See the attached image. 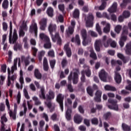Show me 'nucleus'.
Wrapping results in <instances>:
<instances>
[{
  "instance_id": "obj_1",
  "label": "nucleus",
  "mask_w": 131,
  "mask_h": 131,
  "mask_svg": "<svg viewBox=\"0 0 131 131\" xmlns=\"http://www.w3.org/2000/svg\"><path fill=\"white\" fill-rule=\"evenodd\" d=\"M40 92L41 94L39 95V98L46 100L47 101L45 102V105L49 108L51 113H52L55 111V105H52L51 100L55 99V92L52 90H49L48 94H47L46 96V90L43 86L40 87Z\"/></svg>"
},
{
  "instance_id": "obj_2",
  "label": "nucleus",
  "mask_w": 131,
  "mask_h": 131,
  "mask_svg": "<svg viewBox=\"0 0 131 131\" xmlns=\"http://www.w3.org/2000/svg\"><path fill=\"white\" fill-rule=\"evenodd\" d=\"M74 72H71L70 75L68 77V79L69 83L68 85V90H69L70 93H73L74 90L72 85L71 84V81H73V84H77L78 81L79 80V70L78 69H75L74 70Z\"/></svg>"
},
{
  "instance_id": "obj_3",
  "label": "nucleus",
  "mask_w": 131,
  "mask_h": 131,
  "mask_svg": "<svg viewBox=\"0 0 131 131\" xmlns=\"http://www.w3.org/2000/svg\"><path fill=\"white\" fill-rule=\"evenodd\" d=\"M48 30L50 33L52 41H53V42L57 41V45L61 46V45H62V39L59 33H56L57 25L52 24H50L48 27Z\"/></svg>"
},
{
  "instance_id": "obj_4",
  "label": "nucleus",
  "mask_w": 131,
  "mask_h": 131,
  "mask_svg": "<svg viewBox=\"0 0 131 131\" xmlns=\"http://www.w3.org/2000/svg\"><path fill=\"white\" fill-rule=\"evenodd\" d=\"M13 27H12V21L10 22V34H9V42L10 43H15L14 46V51H17V43H16L17 41V30L15 29L13 31V35L12 39V33Z\"/></svg>"
},
{
  "instance_id": "obj_5",
  "label": "nucleus",
  "mask_w": 131,
  "mask_h": 131,
  "mask_svg": "<svg viewBox=\"0 0 131 131\" xmlns=\"http://www.w3.org/2000/svg\"><path fill=\"white\" fill-rule=\"evenodd\" d=\"M128 34V30L126 26H124L123 28V32L119 41V45L121 48L124 46V41H126L127 39V35Z\"/></svg>"
},
{
  "instance_id": "obj_6",
  "label": "nucleus",
  "mask_w": 131,
  "mask_h": 131,
  "mask_svg": "<svg viewBox=\"0 0 131 131\" xmlns=\"http://www.w3.org/2000/svg\"><path fill=\"white\" fill-rule=\"evenodd\" d=\"M15 70H17V58L14 59V64L11 67V70L10 69V68H8L7 69V71L8 73V81H7L8 86H10V85H11V77H10V75H11V73L13 74Z\"/></svg>"
},
{
  "instance_id": "obj_7",
  "label": "nucleus",
  "mask_w": 131,
  "mask_h": 131,
  "mask_svg": "<svg viewBox=\"0 0 131 131\" xmlns=\"http://www.w3.org/2000/svg\"><path fill=\"white\" fill-rule=\"evenodd\" d=\"M39 38L41 40H43V41L45 42L44 44V48L45 49H51V48H52V43L51 42L49 36H47L45 33H40Z\"/></svg>"
},
{
  "instance_id": "obj_8",
  "label": "nucleus",
  "mask_w": 131,
  "mask_h": 131,
  "mask_svg": "<svg viewBox=\"0 0 131 131\" xmlns=\"http://www.w3.org/2000/svg\"><path fill=\"white\" fill-rule=\"evenodd\" d=\"M6 105L8 108V110H9L8 113L9 114L10 117L12 118L14 120H16V108H17V104H14V110L13 112L11 109H10V102H9V99H6Z\"/></svg>"
},
{
  "instance_id": "obj_9",
  "label": "nucleus",
  "mask_w": 131,
  "mask_h": 131,
  "mask_svg": "<svg viewBox=\"0 0 131 131\" xmlns=\"http://www.w3.org/2000/svg\"><path fill=\"white\" fill-rule=\"evenodd\" d=\"M102 43H103V46L105 48H108L109 45H111V47L112 48H116V43L115 41H112V39H108L107 40V36H104L102 40Z\"/></svg>"
},
{
  "instance_id": "obj_10",
  "label": "nucleus",
  "mask_w": 131,
  "mask_h": 131,
  "mask_svg": "<svg viewBox=\"0 0 131 131\" xmlns=\"http://www.w3.org/2000/svg\"><path fill=\"white\" fill-rule=\"evenodd\" d=\"M81 35L83 38V45L86 46L89 45V42L92 41V39L91 38H88V32L86 30L83 29L81 30Z\"/></svg>"
},
{
  "instance_id": "obj_11",
  "label": "nucleus",
  "mask_w": 131,
  "mask_h": 131,
  "mask_svg": "<svg viewBox=\"0 0 131 131\" xmlns=\"http://www.w3.org/2000/svg\"><path fill=\"white\" fill-rule=\"evenodd\" d=\"M27 21L23 20L22 25L19 27V37H24L25 35V32L27 31Z\"/></svg>"
},
{
  "instance_id": "obj_12",
  "label": "nucleus",
  "mask_w": 131,
  "mask_h": 131,
  "mask_svg": "<svg viewBox=\"0 0 131 131\" xmlns=\"http://www.w3.org/2000/svg\"><path fill=\"white\" fill-rule=\"evenodd\" d=\"M108 103L112 104L111 105H108V107L111 110H114L115 111H118L119 108L118 107V104H117V100H114L112 98H109L108 100Z\"/></svg>"
},
{
  "instance_id": "obj_13",
  "label": "nucleus",
  "mask_w": 131,
  "mask_h": 131,
  "mask_svg": "<svg viewBox=\"0 0 131 131\" xmlns=\"http://www.w3.org/2000/svg\"><path fill=\"white\" fill-rule=\"evenodd\" d=\"M95 20V16L93 13H89L86 21V27H93L94 26V20Z\"/></svg>"
},
{
  "instance_id": "obj_14",
  "label": "nucleus",
  "mask_w": 131,
  "mask_h": 131,
  "mask_svg": "<svg viewBox=\"0 0 131 131\" xmlns=\"http://www.w3.org/2000/svg\"><path fill=\"white\" fill-rule=\"evenodd\" d=\"M64 100V96L62 94H59L57 96L56 101L59 104V106L60 107V109L63 112V110L64 109V106L63 105V101Z\"/></svg>"
},
{
  "instance_id": "obj_15",
  "label": "nucleus",
  "mask_w": 131,
  "mask_h": 131,
  "mask_svg": "<svg viewBox=\"0 0 131 131\" xmlns=\"http://www.w3.org/2000/svg\"><path fill=\"white\" fill-rule=\"evenodd\" d=\"M64 50L66 53L67 56L68 58H70L72 56V51L71 48L69 47V45L66 44L64 46Z\"/></svg>"
},
{
  "instance_id": "obj_16",
  "label": "nucleus",
  "mask_w": 131,
  "mask_h": 131,
  "mask_svg": "<svg viewBox=\"0 0 131 131\" xmlns=\"http://www.w3.org/2000/svg\"><path fill=\"white\" fill-rule=\"evenodd\" d=\"M47 21L46 18H42L39 21L40 29L41 30H46V27H47Z\"/></svg>"
},
{
  "instance_id": "obj_17",
  "label": "nucleus",
  "mask_w": 131,
  "mask_h": 131,
  "mask_svg": "<svg viewBox=\"0 0 131 131\" xmlns=\"http://www.w3.org/2000/svg\"><path fill=\"white\" fill-rule=\"evenodd\" d=\"M30 32L32 33L34 32L35 35H37V24L35 23H34L30 27Z\"/></svg>"
},
{
  "instance_id": "obj_18",
  "label": "nucleus",
  "mask_w": 131,
  "mask_h": 131,
  "mask_svg": "<svg viewBox=\"0 0 131 131\" xmlns=\"http://www.w3.org/2000/svg\"><path fill=\"white\" fill-rule=\"evenodd\" d=\"M74 121L77 124H80L82 122V117L80 115H75L74 117Z\"/></svg>"
},
{
  "instance_id": "obj_19",
  "label": "nucleus",
  "mask_w": 131,
  "mask_h": 131,
  "mask_svg": "<svg viewBox=\"0 0 131 131\" xmlns=\"http://www.w3.org/2000/svg\"><path fill=\"white\" fill-rule=\"evenodd\" d=\"M99 78L102 81H106L107 79V74L104 70H102L99 74Z\"/></svg>"
},
{
  "instance_id": "obj_20",
  "label": "nucleus",
  "mask_w": 131,
  "mask_h": 131,
  "mask_svg": "<svg viewBox=\"0 0 131 131\" xmlns=\"http://www.w3.org/2000/svg\"><path fill=\"white\" fill-rule=\"evenodd\" d=\"M102 48H103L102 42L100 40H96L95 45V51H96V52H100Z\"/></svg>"
},
{
  "instance_id": "obj_21",
  "label": "nucleus",
  "mask_w": 131,
  "mask_h": 131,
  "mask_svg": "<svg viewBox=\"0 0 131 131\" xmlns=\"http://www.w3.org/2000/svg\"><path fill=\"white\" fill-rule=\"evenodd\" d=\"M103 15L104 17H105V18H106V19H108V20H110L111 19V20L114 21V22H116V21H117V17L114 14H111V17L109 16L108 14H107V13H103Z\"/></svg>"
},
{
  "instance_id": "obj_22",
  "label": "nucleus",
  "mask_w": 131,
  "mask_h": 131,
  "mask_svg": "<svg viewBox=\"0 0 131 131\" xmlns=\"http://www.w3.org/2000/svg\"><path fill=\"white\" fill-rule=\"evenodd\" d=\"M101 97H102V92L100 90H97L95 93L94 100L95 102H101Z\"/></svg>"
},
{
  "instance_id": "obj_23",
  "label": "nucleus",
  "mask_w": 131,
  "mask_h": 131,
  "mask_svg": "<svg viewBox=\"0 0 131 131\" xmlns=\"http://www.w3.org/2000/svg\"><path fill=\"white\" fill-rule=\"evenodd\" d=\"M105 1H108V0H101L102 4L100 6H96L95 7V9L96 10H98V9L99 10V11H103V10H105V8H106V6L107 5V3Z\"/></svg>"
},
{
  "instance_id": "obj_24",
  "label": "nucleus",
  "mask_w": 131,
  "mask_h": 131,
  "mask_svg": "<svg viewBox=\"0 0 131 131\" xmlns=\"http://www.w3.org/2000/svg\"><path fill=\"white\" fill-rule=\"evenodd\" d=\"M72 42H75V43H77V46H80L81 42H80V38L79 37V35L77 34L75 36V37H73L71 39Z\"/></svg>"
},
{
  "instance_id": "obj_25",
  "label": "nucleus",
  "mask_w": 131,
  "mask_h": 131,
  "mask_svg": "<svg viewBox=\"0 0 131 131\" xmlns=\"http://www.w3.org/2000/svg\"><path fill=\"white\" fill-rule=\"evenodd\" d=\"M117 10V3L114 2L111 8L108 9V12H109V13H115L116 12Z\"/></svg>"
},
{
  "instance_id": "obj_26",
  "label": "nucleus",
  "mask_w": 131,
  "mask_h": 131,
  "mask_svg": "<svg viewBox=\"0 0 131 131\" xmlns=\"http://www.w3.org/2000/svg\"><path fill=\"white\" fill-rule=\"evenodd\" d=\"M19 81L20 83V89L23 88V84H24V78L23 77V71L20 70Z\"/></svg>"
},
{
  "instance_id": "obj_27",
  "label": "nucleus",
  "mask_w": 131,
  "mask_h": 131,
  "mask_svg": "<svg viewBox=\"0 0 131 131\" xmlns=\"http://www.w3.org/2000/svg\"><path fill=\"white\" fill-rule=\"evenodd\" d=\"M83 67L84 68H85V70L84 71H82V72H83L84 74L85 73V75L86 76H88V77H90L91 72V70H90V67H89V66L85 64L83 66Z\"/></svg>"
},
{
  "instance_id": "obj_28",
  "label": "nucleus",
  "mask_w": 131,
  "mask_h": 131,
  "mask_svg": "<svg viewBox=\"0 0 131 131\" xmlns=\"http://www.w3.org/2000/svg\"><path fill=\"white\" fill-rule=\"evenodd\" d=\"M43 68L44 71H49V63H48V59L45 57L43 60Z\"/></svg>"
},
{
  "instance_id": "obj_29",
  "label": "nucleus",
  "mask_w": 131,
  "mask_h": 131,
  "mask_svg": "<svg viewBox=\"0 0 131 131\" xmlns=\"http://www.w3.org/2000/svg\"><path fill=\"white\" fill-rule=\"evenodd\" d=\"M115 80L117 83L119 84L121 82V75L117 72H115Z\"/></svg>"
},
{
  "instance_id": "obj_30",
  "label": "nucleus",
  "mask_w": 131,
  "mask_h": 131,
  "mask_svg": "<svg viewBox=\"0 0 131 131\" xmlns=\"http://www.w3.org/2000/svg\"><path fill=\"white\" fill-rule=\"evenodd\" d=\"M73 32H74V27H69L68 29L66 31V34L67 36H70L73 34Z\"/></svg>"
},
{
  "instance_id": "obj_31",
  "label": "nucleus",
  "mask_w": 131,
  "mask_h": 131,
  "mask_svg": "<svg viewBox=\"0 0 131 131\" xmlns=\"http://www.w3.org/2000/svg\"><path fill=\"white\" fill-rule=\"evenodd\" d=\"M126 49L125 52L126 55L128 56H131V43H128L125 46Z\"/></svg>"
},
{
  "instance_id": "obj_32",
  "label": "nucleus",
  "mask_w": 131,
  "mask_h": 131,
  "mask_svg": "<svg viewBox=\"0 0 131 131\" xmlns=\"http://www.w3.org/2000/svg\"><path fill=\"white\" fill-rule=\"evenodd\" d=\"M72 112V111L71 110V109L68 108L66 114V118L68 121L71 120Z\"/></svg>"
},
{
  "instance_id": "obj_33",
  "label": "nucleus",
  "mask_w": 131,
  "mask_h": 131,
  "mask_svg": "<svg viewBox=\"0 0 131 131\" xmlns=\"http://www.w3.org/2000/svg\"><path fill=\"white\" fill-rule=\"evenodd\" d=\"M34 75L37 79H41V74L40 73V72H39L38 69H35Z\"/></svg>"
},
{
  "instance_id": "obj_34",
  "label": "nucleus",
  "mask_w": 131,
  "mask_h": 131,
  "mask_svg": "<svg viewBox=\"0 0 131 131\" xmlns=\"http://www.w3.org/2000/svg\"><path fill=\"white\" fill-rule=\"evenodd\" d=\"M122 128L124 131H131V126H129L124 123L122 124Z\"/></svg>"
},
{
  "instance_id": "obj_35",
  "label": "nucleus",
  "mask_w": 131,
  "mask_h": 131,
  "mask_svg": "<svg viewBox=\"0 0 131 131\" xmlns=\"http://www.w3.org/2000/svg\"><path fill=\"white\" fill-rule=\"evenodd\" d=\"M104 89L105 91H112V92H115V91H116V88H115V87L110 85H105L104 86Z\"/></svg>"
},
{
  "instance_id": "obj_36",
  "label": "nucleus",
  "mask_w": 131,
  "mask_h": 131,
  "mask_svg": "<svg viewBox=\"0 0 131 131\" xmlns=\"http://www.w3.org/2000/svg\"><path fill=\"white\" fill-rule=\"evenodd\" d=\"M90 57L93 59L94 60H97V54L95 53L93 49H91L90 50Z\"/></svg>"
},
{
  "instance_id": "obj_37",
  "label": "nucleus",
  "mask_w": 131,
  "mask_h": 131,
  "mask_svg": "<svg viewBox=\"0 0 131 131\" xmlns=\"http://www.w3.org/2000/svg\"><path fill=\"white\" fill-rule=\"evenodd\" d=\"M21 61H24L26 67H27V66H28V65L30 64V61H29V57H22Z\"/></svg>"
},
{
  "instance_id": "obj_38",
  "label": "nucleus",
  "mask_w": 131,
  "mask_h": 131,
  "mask_svg": "<svg viewBox=\"0 0 131 131\" xmlns=\"http://www.w3.org/2000/svg\"><path fill=\"white\" fill-rule=\"evenodd\" d=\"M54 9L52 7H49L47 10V13L49 17H53L54 16Z\"/></svg>"
},
{
  "instance_id": "obj_39",
  "label": "nucleus",
  "mask_w": 131,
  "mask_h": 131,
  "mask_svg": "<svg viewBox=\"0 0 131 131\" xmlns=\"http://www.w3.org/2000/svg\"><path fill=\"white\" fill-rule=\"evenodd\" d=\"M61 67L62 68H65L67 65H68V61L67 60V58H64L62 59L61 61Z\"/></svg>"
},
{
  "instance_id": "obj_40",
  "label": "nucleus",
  "mask_w": 131,
  "mask_h": 131,
  "mask_svg": "<svg viewBox=\"0 0 131 131\" xmlns=\"http://www.w3.org/2000/svg\"><path fill=\"white\" fill-rule=\"evenodd\" d=\"M9 7V1L8 0H4L2 3V8L4 9V10H7Z\"/></svg>"
},
{
  "instance_id": "obj_41",
  "label": "nucleus",
  "mask_w": 131,
  "mask_h": 131,
  "mask_svg": "<svg viewBox=\"0 0 131 131\" xmlns=\"http://www.w3.org/2000/svg\"><path fill=\"white\" fill-rule=\"evenodd\" d=\"M79 14H80L79 10L76 9H75L73 13V16L76 19L77 18H79Z\"/></svg>"
},
{
  "instance_id": "obj_42",
  "label": "nucleus",
  "mask_w": 131,
  "mask_h": 131,
  "mask_svg": "<svg viewBox=\"0 0 131 131\" xmlns=\"http://www.w3.org/2000/svg\"><path fill=\"white\" fill-rule=\"evenodd\" d=\"M104 33H109L110 32V24H107L105 27L103 29Z\"/></svg>"
},
{
  "instance_id": "obj_43",
  "label": "nucleus",
  "mask_w": 131,
  "mask_h": 131,
  "mask_svg": "<svg viewBox=\"0 0 131 131\" xmlns=\"http://www.w3.org/2000/svg\"><path fill=\"white\" fill-rule=\"evenodd\" d=\"M87 93L89 95H90L91 97H93L94 96V90L92 89L91 87H88L86 89Z\"/></svg>"
},
{
  "instance_id": "obj_44",
  "label": "nucleus",
  "mask_w": 131,
  "mask_h": 131,
  "mask_svg": "<svg viewBox=\"0 0 131 131\" xmlns=\"http://www.w3.org/2000/svg\"><path fill=\"white\" fill-rule=\"evenodd\" d=\"M45 54H46V52H45L43 51H42L39 52V53L38 55V60L40 62H41V61L42 60V57H43V56H45Z\"/></svg>"
},
{
  "instance_id": "obj_45",
  "label": "nucleus",
  "mask_w": 131,
  "mask_h": 131,
  "mask_svg": "<svg viewBox=\"0 0 131 131\" xmlns=\"http://www.w3.org/2000/svg\"><path fill=\"white\" fill-rule=\"evenodd\" d=\"M96 31L99 33V35H102V30L101 29V27L99 23L96 24Z\"/></svg>"
},
{
  "instance_id": "obj_46",
  "label": "nucleus",
  "mask_w": 131,
  "mask_h": 131,
  "mask_svg": "<svg viewBox=\"0 0 131 131\" xmlns=\"http://www.w3.org/2000/svg\"><path fill=\"white\" fill-rule=\"evenodd\" d=\"M33 101H34L35 105H36V106H38L39 105H40V104H41L40 101H39V100H38V98L35 96L33 97Z\"/></svg>"
},
{
  "instance_id": "obj_47",
  "label": "nucleus",
  "mask_w": 131,
  "mask_h": 131,
  "mask_svg": "<svg viewBox=\"0 0 131 131\" xmlns=\"http://www.w3.org/2000/svg\"><path fill=\"white\" fill-rule=\"evenodd\" d=\"M123 16L125 18H129L130 16V12H129L128 11H124L123 12Z\"/></svg>"
},
{
  "instance_id": "obj_48",
  "label": "nucleus",
  "mask_w": 131,
  "mask_h": 131,
  "mask_svg": "<svg viewBox=\"0 0 131 131\" xmlns=\"http://www.w3.org/2000/svg\"><path fill=\"white\" fill-rule=\"evenodd\" d=\"M91 122L92 124H94V125H98L99 124V120L97 118H94L92 119Z\"/></svg>"
},
{
  "instance_id": "obj_49",
  "label": "nucleus",
  "mask_w": 131,
  "mask_h": 131,
  "mask_svg": "<svg viewBox=\"0 0 131 131\" xmlns=\"http://www.w3.org/2000/svg\"><path fill=\"white\" fill-rule=\"evenodd\" d=\"M127 3H128V0H123V2L120 4V7L122 9H123L127 6Z\"/></svg>"
},
{
  "instance_id": "obj_50",
  "label": "nucleus",
  "mask_w": 131,
  "mask_h": 131,
  "mask_svg": "<svg viewBox=\"0 0 131 131\" xmlns=\"http://www.w3.org/2000/svg\"><path fill=\"white\" fill-rule=\"evenodd\" d=\"M50 64L51 68L54 69L55 68V65H56V59L50 60Z\"/></svg>"
},
{
  "instance_id": "obj_51",
  "label": "nucleus",
  "mask_w": 131,
  "mask_h": 131,
  "mask_svg": "<svg viewBox=\"0 0 131 131\" xmlns=\"http://www.w3.org/2000/svg\"><path fill=\"white\" fill-rule=\"evenodd\" d=\"M111 113L110 112H107L105 114H104L103 117L104 118L105 120H107L108 119H109V118H110V117H111Z\"/></svg>"
},
{
  "instance_id": "obj_52",
  "label": "nucleus",
  "mask_w": 131,
  "mask_h": 131,
  "mask_svg": "<svg viewBox=\"0 0 131 131\" xmlns=\"http://www.w3.org/2000/svg\"><path fill=\"white\" fill-rule=\"evenodd\" d=\"M48 56L51 58H55V51L53 50L49 51L48 52Z\"/></svg>"
},
{
  "instance_id": "obj_53",
  "label": "nucleus",
  "mask_w": 131,
  "mask_h": 131,
  "mask_svg": "<svg viewBox=\"0 0 131 131\" xmlns=\"http://www.w3.org/2000/svg\"><path fill=\"white\" fill-rule=\"evenodd\" d=\"M32 51L33 52V56H34V57H36V54H37L38 50L34 47H32Z\"/></svg>"
},
{
  "instance_id": "obj_54",
  "label": "nucleus",
  "mask_w": 131,
  "mask_h": 131,
  "mask_svg": "<svg viewBox=\"0 0 131 131\" xmlns=\"http://www.w3.org/2000/svg\"><path fill=\"white\" fill-rule=\"evenodd\" d=\"M24 94L26 99H27V100L30 99V97L29 96V95H28V92H27V90L26 89H24Z\"/></svg>"
},
{
  "instance_id": "obj_55",
  "label": "nucleus",
  "mask_w": 131,
  "mask_h": 131,
  "mask_svg": "<svg viewBox=\"0 0 131 131\" xmlns=\"http://www.w3.org/2000/svg\"><path fill=\"white\" fill-rule=\"evenodd\" d=\"M51 118L53 121H56V120H58V115L56 113H54L51 116Z\"/></svg>"
},
{
  "instance_id": "obj_56",
  "label": "nucleus",
  "mask_w": 131,
  "mask_h": 131,
  "mask_svg": "<svg viewBox=\"0 0 131 131\" xmlns=\"http://www.w3.org/2000/svg\"><path fill=\"white\" fill-rule=\"evenodd\" d=\"M58 9L61 12L65 11V5L64 4H59L58 5Z\"/></svg>"
},
{
  "instance_id": "obj_57",
  "label": "nucleus",
  "mask_w": 131,
  "mask_h": 131,
  "mask_svg": "<svg viewBox=\"0 0 131 131\" xmlns=\"http://www.w3.org/2000/svg\"><path fill=\"white\" fill-rule=\"evenodd\" d=\"M7 121H8V119L6 117V115H4L1 117V122L4 123V122H7Z\"/></svg>"
},
{
  "instance_id": "obj_58",
  "label": "nucleus",
  "mask_w": 131,
  "mask_h": 131,
  "mask_svg": "<svg viewBox=\"0 0 131 131\" xmlns=\"http://www.w3.org/2000/svg\"><path fill=\"white\" fill-rule=\"evenodd\" d=\"M2 25L4 31H7L8 30V24L6 22H3Z\"/></svg>"
},
{
  "instance_id": "obj_59",
  "label": "nucleus",
  "mask_w": 131,
  "mask_h": 131,
  "mask_svg": "<svg viewBox=\"0 0 131 131\" xmlns=\"http://www.w3.org/2000/svg\"><path fill=\"white\" fill-rule=\"evenodd\" d=\"M115 30L117 33H120V31L121 30V26H117L115 28Z\"/></svg>"
},
{
  "instance_id": "obj_60",
  "label": "nucleus",
  "mask_w": 131,
  "mask_h": 131,
  "mask_svg": "<svg viewBox=\"0 0 131 131\" xmlns=\"http://www.w3.org/2000/svg\"><path fill=\"white\" fill-rule=\"evenodd\" d=\"M58 20L60 23H63L64 22V17L62 14H60L58 17Z\"/></svg>"
},
{
  "instance_id": "obj_61",
  "label": "nucleus",
  "mask_w": 131,
  "mask_h": 131,
  "mask_svg": "<svg viewBox=\"0 0 131 131\" xmlns=\"http://www.w3.org/2000/svg\"><path fill=\"white\" fill-rule=\"evenodd\" d=\"M89 33V34H91V36H93V37H97L98 36V34L93 31H90Z\"/></svg>"
},
{
  "instance_id": "obj_62",
  "label": "nucleus",
  "mask_w": 131,
  "mask_h": 131,
  "mask_svg": "<svg viewBox=\"0 0 131 131\" xmlns=\"http://www.w3.org/2000/svg\"><path fill=\"white\" fill-rule=\"evenodd\" d=\"M117 56L119 59H121V60H122L123 62L125 61V57H124V56L122 55L121 53H118Z\"/></svg>"
},
{
  "instance_id": "obj_63",
  "label": "nucleus",
  "mask_w": 131,
  "mask_h": 131,
  "mask_svg": "<svg viewBox=\"0 0 131 131\" xmlns=\"http://www.w3.org/2000/svg\"><path fill=\"white\" fill-rule=\"evenodd\" d=\"M2 125H1V131H11V128H9L8 129L6 130V128H5V123H1Z\"/></svg>"
},
{
  "instance_id": "obj_64",
  "label": "nucleus",
  "mask_w": 131,
  "mask_h": 131,
  "mask_svg": "<svg viewBox=\"0 0 131 131\" xmlns=\"http://www.w3.org/2000/svg\"><path fill=\"white\" fill-rule=\"evenodd\" d=\"M121 95H123V96H127V95L129 94V92L125 90H123L121 91Z\"/></svg>"
}]
</instances>
